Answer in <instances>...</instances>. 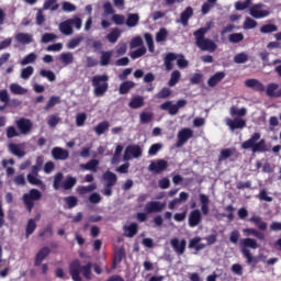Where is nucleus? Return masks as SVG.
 <instances>
[{
  "instance_id": "f257e3e1",
  "label": "nucleus",
  "mask_w": 281,
  "mask_h": 281,
  "mask_svg": "<svg viewBox=\"0 0 281 281\" xmlns=\"http://www.w3.org/2000/svg\"><path fill=\"white\" fill-rule=\"evenodd\" d=\"M68 270L72 281H83L82 277L88 281L92 279V262L82 266L79 259H75L69 263Z\"/></svg>"
},
{
  "instance_id": "f03ea898",
  "label": "nucleus",
  "mask_w": 281,
  "mask_h": 281,
  "mask_svg": "<svg viewBox=\"0 0 281 281\" xmlns=\"http://www.w3.org/2000/svg\"><path fill=\"white\" fill-rule=\"evenodd\" d=\"M260 137H261L260 133H254L249 139L245 140L241 144V149L243 150L251 149L254 154L268 153L269 147H267V143L265 142V139H260Z\"/></svg>"
},
{
  "instance_id": "7ed1b4c3",
  "label": "nucleus",
  "mask_w": 281,
  "mask_h": 281,
  "mask_svg": "<svg viewBox=\"0 0 281 281\" xmlns=\"http://www.w3.org/2000/svg\"><path fill=\"white\" fill-rule=\"evenodd\" d=\"M109 75H95L91 79V85L93 87V95L95 98H102L109 91Z\"/></svg>"
},
{
  "instance_id": "20e7f679",
  "label": "nucleus",
  "mask_w": 281,
  "mask_h": 281,
  "mask_svg": "<svg viewBox=\"0 0 281 281\" xmlns=\"http://www.w3.org/2000/svg\"><path fill=\"white\" fill-rule=\"evenodd\" d=\"M43 194L37 189H31L29 193H24L22 196L23 204L29 213H32L33 209L35 207V202L41 201Z\"/></svg>"
},
{
  "instance_id": "39448f33",
  "label": "nucleus",
  "mask_w": 281,
  "mask_h": 281,
  "mask_svg": "<svg viewBox=\"0 0 281 281\" xmlns=\"http://www.w3.org/2000/svg\"><path fill=\"white\" fill-rule=\"evenodd\" d=\"M103 180L105 181L104 189L102 191V194L104 196H112L113 195V188L117 184V176L116 173L108 170L102 176Z\"/></svg>"
},
{
  "instance_id": "423d86ee",
  "label": "nucleus",
  "mask_w": 281,
  "mask_h": 281,
  "mask_svg": "<svg viewBox=\"0 0 281 281\" xmlns=\"http://www.w3.org/2000/svg\"><path fill=\"white\" fill-rule=\"evenodd\" d=\"M195 44L199 49L202 52H210V54H213L217 49V44L205 36H198Z\"/></svg>"
},
{
  "instance_id": "0eeeda50",
  "label": "nucleus",
  "mask_w": 281,
  "mask_h": 281,
  "mask_svg": "<svg viewBox=\"0 0 281 281\" xmlns=\"http://www.w3.org/2000/svg\"><path fill=\"white\" fill-rule=\"evenodd\" d=\"M194 136V131L190 127H184L178 132V140L176 143V148H182L184 145L189 143L191 138Z\"/></svg>"
},
{
  "instance_id": "6e6552de",
  "label": "nucleus",
  "mask_w": 281,
  "mask_h": 281,
  "mask_svg": "<svg viewBox=\"0 0 281 281\" xmlns=\"http://www.w3.org/2000/svg\"><path fill=\"white\" fill-rule=\"evenodd\" d=\"M143 156V148L139 145H128L123 155V161H130L132 158L138 159Z\"/></svg>"
},
{
  "instance_id": "1a4fd4ad",
  "label": "nucleus",
  "mask_w": 281,
  "mask_h": 281,
  "mask_svg": "<svg viewBox=\"0 0 281 281\" xmlns=\"http://www.w3.org/2000/svg\"><path fill=\"white\" fill-rule=\"evenodd\" d=\"M15 126L20 132V135L26 136L33 130V122L30 119L20 117L15 121Z\"/></svg>"
},
{
  "instance_id": "9d476101",
  "label": "nucleus",
  "mask_w": 281,
  "mask_h": 281,
  "mask_svg": "<svg viewBox=\"0 0 281 281\" xmlns=\"http://www.w3.org/2000/svg\"><path fill=\"white\" fill-rule=\"evenodd\" d=\"M169 168V162L165 159H158L151 161L148 166V171L154 172L155 175H161Z\"/></svg>"
},
{
  "instance_id": "9b49d317",
  "label": "nucleus",
  "mask_w": 281,
  "mask_h": 281,
  "mask_svg": "<svg viewBox=\"0 0 281 281\" xmlns=\"http://www.w3.org/2000/svg\"><path fill=\"white\" fill-rule=\"evenodd\" d=\"M262 8H265V4L262 3H257L250 7V16H252V19H267V16L271 14V11L262 10Z\"/></svg>"
},
{
  "instance_id": "f8f14e48",
  "label": "nucleus",
  "mask_w": 281,
  "mask_h": 281,
  "mask_svg": "<svg viewBox=\"0 0 281 281\" xmlns=\"http://www.w3.org/2000/svg\"><path fill=\"white\" fill-rule=\"evenodd\" d=\"M187 239L171 238L170 246L178 256H183L187 251Z\"/></svg>"
},
{
  "instance_id": "ddd939ff",
  "label": "nucleus",
  "mask_w": 281,
  "mask_h": 281,
  "mask_svg": "<svg viewBox=\"0 0 281 281\" xmlns=\"http://www.w3.org/2000/svg\"><path fill=\"white\" fill-rule=\"evenodd\" d=\"M166 206V202L149 201L145 205V212L146 214L161 213L162 211H165Z\"/></svg>"
},
{
  "instance_id": "4468645a",
  "label": "nucleus",
  "mask_w": 281,
  "mask_h": 281,
  "mask_svg": "<svg viewBox=\"0 0 281 281\" xmlns=\"http://www.w3.org/2000/svg\"><path fill=\"white\" fill-rule=\"evenodd\" d=\"M202 221H203V215L199 209H195L190 212L189 218H188L189 227L195 228L202 223Z\"/></svg>"
},
{
  "instance_id": "2eb2a0df",
  "label": "nucleus",
  "mask_w": 281,
  "mask_h": 281,
  "mask_svg": "<svg viewBox=\"0 0 281 281\" xmlns=\"http://www.w3.org/2000/svg\"><path fill=\"white\" fill-rule=\"evenodd\" d=\"M239 247H240L241 255L245 256V250L249 251V248L254 250L258 249V241L250 237L244 238L239 243Z\"/></svg>"
},
{
  "instance_id": "dca6fc26",
  "label": "nucleus",
  "mask_w": 281,
  "mask_h": 281,
  "mask_svg": "<svg viewBox=\"0 0 281 281\" xmlns=\"http://www.w3.org/2000/svg\"><path fill=\"white\" fill-rule=\"evenodd\" d=\"M52 157L54 160L65 161L69 159L70 154L68 149H64L61 147H54L52 149Z\"/></svg>"
},
{
  "instance_id": "f3484780",
  "label": "nucleus",
  "mask_w": 281,
  "mask_h": 281,
  "mask_svg": "<svg viewBox=\"0 0 281 281\" xmlns=\"http://www.w3.org/2000/svg\"><path fill=\"white\" fill-rule=\"evenodd\" d=\"M50 252L52 249L49 247H42L35 256L34 267H41Z\"/></svg>"
},
{
  "instance_id": "a211bd4d",
  "label": "nucleus",
  "mask_w": 281,
  "mask_h": 281,
  "mask_svg": "<svg viewBox=\"0 0 281 281\" xmlns=\"http://www.w3.org/2000/svg\"><path fill=\"white\" fill-rule=\"evenodd\" d=\"M279 89V90H278ZM266 95L271 99H279L281 98V89L280 85L276 82H271L267 86Z\"/></svg>"
},
{
  "instance_id": "6ab92c4d",
  "label": "nucleus",
  "mask_w": 281,
  "mask_h": 281,
  "mask_svg": "<svg viewBox=\"0 0 281 281\" xmlns=\"http://www.w3.org/2000/svg\"><path fill=\"white\" fill-rule=\"evenodd\" d=\"M199 202L201 203V213L203 216H209L210 215V204H211V199L209 195L201 193L199 195Z\"/></svg>"
},
{
  "instance_id": "aec40b11",
  "label": "nucleus",
  "mask_w": 281,
  "mask_h": 281,
  "mask_svg": "<svg viewBox=\"0 0 281 281\" xmlns=\"http://www.w3.org/2000/svg\"><path fill=\"white\" fill-rule=\"evenodd\" d=\"M227 126L232 132H235L236 130H245V127H247V121L240 117H235L234 120L229 119L227 121Z\"/></svg>"
},
{
  "instance_id": "412c9836",
  "label": "nucleus",
  "mask_w": 281,
  "mask_h": 281,
  "mask_svg": "<svg viewBox=\"0 0 281 281\" xmlns=\"http://www.w3.org/2000/svg\"><path fill=\"white\" fill-rule=\"evenodd\" d=\"M179 58V54L177 53H168L166 54V56L164 57V66L166 71H172V69L175 68V60H178Z\"/></svg>"
},
{
  "instance_id": "4be33fe9",
  "label": "nucleus",
  "mask_w": 281,
  "mask_h": 281,
  "mask_svg": "<svg viewBox=\"0 0 281 281\" xmlns=\"http://www.w3.org/2000/svg\"><path fill=\"white\" fill-rule=\"evenodd\" d=\"M245 87H247L248 89H252V91H259L260 93H262V91H266L265 85L258 79H247L245 81Z\"/></svg>"
},
{
  "instance_id": "5701e85b",
  "label": "nucleus",
  "mask_w": 281,
  "mask_h": 281,
  "mask_svg": "<svg viewBox=\"0 0 281 281\" xmlns=\"http://www.w3.org/2000/svg\"><path fill=\"white\" fill-rule=\"evenodd\" d=\"M194 15V9L192 7H188L184 9V11L180 14V23L183 25V27H187L189 25L190 19Z\"/></svg>"
},
{
  "instance_id": "b1692460",
  "label": "nucleus",
  "mask_w": 281,
  "mask_h": 281,
  "mask_svg": "<svg viewBox=\"0 0 281 281\" xmlns=\"http://www.w3.org/2000/svg\"><path fill=\"white\" fill-rule=\"evenodd\" d=\"M126 257V252L124 248H120L114 251L113 261H112V270H115L117 268V265H120Z\"/></svg>"
},
{
  "instance_id": "393cba45",
  "label": "nucleus",
  "mask_w": 281,
  "mask_h": 281,
  "mask_svg": "<svg viewBox=\"0 0 281 281\" xmlns=\"http://www.w3.org/2000/svg\"><path fill=\"white\" fill-rule=\"evenodd\" d=\"M161 111H167L169 115L175 116L179 114V109L177 104H173L172 101H166L160 104Z\"/></svg>"
},
{
  "instance_id": "a878e982",
  "label": "nucleus",
  "mask_w": 281,
  "mask_h": 281,
  "mask_svg": "<svg viewBox=\"0 0 281 281\" xmlns=\"http://www.w3.org/2000/svg\"><path fill=\"white\" fill-rule=\"evenodd\" d=\"M145 106V98L143 95H135L131 99L128 108L132 110H139Z\"/></svg>"
},
{
  "instance_id": "bb28decb",
  "label": "nucleus",
  "mask_w": 281,
  "mask_h": 281,
  "mask_svg": "<svg viewBox=\"0 0 281 281\" xmlns=\"http://www.w3.org/2000/svg\"><path fill=\"white\" fill-rule=\"evenodd\" d=\"M124 236L127 238H134L138 234V224L131 223L128 226H123Z\"/></svg>"
},
{
  "instance_id": "cd10ccee",
  "label": "nucleus",
  "mask_w": 281,
  "mask_h": 281,
  "mask_svg": "<svg viewBox=\"0 0 281 281\" xmlns=\"http://www.w3.org/2000/svg\"><path fill=\"white\" fill-rule=\"evenodd\" d=\"M224 78H226V72L218 71L209 78L207 85L209 87H217V85H220Z\"/></svg>"
},
{
  "instance_id": "c85d7f7f",
  "label": "nucleus",
  "mask_w": 281,
  "mask_h": 281,
  "mask_svg": "<svg viewBox=\"0 0 281 281\" xmlns=\"http://www.w3.org/2000/svg\"><path fill=\"white\" fill-rule=\"evenodd\" d=\"M9 151L18 158H23L26 156V153L22 148L21 144H9Z\"/></svg>"
},
{
  "instance_id": "c756f323",
  "label": "nucleus",
  "mask_w": 281,
  "mask_h": 281,
  "mask_svg": "<svg viewBox=\"0 0 281 281\" xmlns=\"http://www.w3.org/2000/svg\"><path fill=\"white\" fill-rule=\"evenodd\" d=\"M134 87H136V83L134 81H124L120 85L119 93L121 95H126L132 89H134Z\"/></svg>"
},
{
  "instance_id": "7c9ffc66",
  "label": "nucleus",
  "mask_w": 281,
  "mask_h": 281,
  "mask_svg": "<svg viewBox=\"0 0 281 281\" xmlns=\"http://www.w3.org/2000/svg\"><path fill=\"white\" fill-rule=\"evenodd\" d=\"M139 21L140 16L138 13H128L125 24L127 27H136Z\"/></svg>"
},
{
  "instance_id": "2f4dec72",
  "label": "nucleus",
  "mask_w": 281,
  "mask_h": 281,
  "mask_svg": "<svg viewBox=\"0 0 281 281\" xmlns=\"http://www.w3.org/2000/svg\"><path fill=\"white\" fill-rule=\"evenodd\" d=\"M110 130V122L102 121L94 127V133L97 136L104 135Z\"/></svg>"
},
{
  "instance_id": "473e14b6",
  "label": "nucleus",
  "mask_w": 281,
  "mask_h": 281,
  "mask_svg": "<svg viewBox=\"0 0 281 281\" xmlns=\"http://www.w3.org/2000/svg\"><path fill=\"white\" fill-rule=\"evenodd\" d=\"M250 223L255 224V226L261 231L265 232L267 231V222L262 221V217L258 216V215H254L250 217L249 220Z\"/></svg>"
},
{
  "instance_id": "72a5a7b5",
  "label": "nucleus",
  "mask_w": 281,
  "mask_h": 281,
  "mask_svg": "<svg viewBox=\"0 0 281 281\" xmlns=\"http://www.w3.org/2000/svg\"><path fill=\"white\" fill-rule=\"evenodd\" d=\"M59 30L66 36H70L71 34H74V27H72L69 20H66V21L61 22L59 24Z\"/></svg>"
},
{
  "instance_id": "f704fd0d",
  "label": "nucleus",
  "mask_w": 281,
  "mask_h": 281,
  "mask_svg": "<svg viewBox=\"0 0 281 281\" xmlns=\"http://www.w3.org/2000/svg\"><path fill=\"white\" fill-rule=\"evenodd\" d=\"M243 257L246 259V263L247 265H252V267H256L260 262V259H258V257L251 255V250H245L244 249V256Z\"/></svg>"
},
{
  "instance_id": "c9c22d12",
  "label": "nucleus",
  "mask_w": 281,
  "mask_h": 281,
  "mask_svg": "<svg viewBox=\"0 0 281 281\" xmlns=\"http://www.w3.org/2000/svg\"><path fill=\"white\" fill-rule=\"evenodd\" d=\"M77 186V178L75 177H67L64 182L61 183V188L65 191H70Z\"/></svg>"
},
{
  "instance_id": "e433bc0d",
  "label": "nucleus",
  "mask_w": 281,
  "mask_h": 281,
  "mask_svg": "<svg viewBox=\"0 0 281 281\" xmlns=\"http://www.w3.org/2000/svg\"><path fill=\"white\" fill-rule=\"evenodd\" d=\"M236 154V148H225L221 150L218 161H226Z\"/></svg>"
},
{
  "instance_id": "4c0bfd02",
  "label": "nucleus",
  "mask_w": 281,
  "mask_h": 281,
  "mask_svg": "<svg viewBox=\"0 0 281 281\" xmlns=\"http://www.w3.org/2000/svg\"><path fill=\"white\" fill-rule=\"evenodd\" d=\"M61 103V98L58 95H52L48 100V102L46 103V105L44 106V111L48 112L49 110H52L53 108H55L56 105Z\"/></svg>"
},
{
  "instance_id": "58836bf2",
  "label": "nucleus",
  "mask_w": 281,
  "mask_h": 281,
  "mask_svg": "<svg viewBox=\"0 0 281 281\" xmlns=\"http://www.w3.org/2000/svg\"><path fill=\"white\" fill-rule=\"evenodd\" d=\"M113 53L111 50L101 52L100 65L101 67H108L111 64Z\"/></svg>"
},
{
  "instance_id": "ea45409f",
  "label": "nucleus",
  "mask_w": 281,
  "mask_h": 281,
  "mask_svg": "<svg viewBox=\"0 0 281 281\" xmlns=\"http://www.w3.org/2000/svg\"><path fill=\"white\" fill-rule=\"evenodd\" d=\"M100 161L98 159H91L87 164L81 165L85 170L92 171L93 173L98 172V167Z\"/></svg>"
},
{
  "instance_id": "a19ab883",
  "label": "nucleus",
  "mask_w": 281,
  "mask_h": 281,
  "mask_svg": "<svg viewBox=\"0 0 281 281\" xmlns=\"http://www.w3.org/2000/svg\"><path fill=\"white\" fill-rule=\"evenodd\" d=\"M98 189L95 183L89 184V186H79L77 188V192L79 195H86L88 193H91Z\"/></svg>"
},
{
  "instance_id": "79ce46f5",
  "label": "nucleus",
  "mask_w": 281,
  "mask_h": 281,
  "mask_svg": "<svg viewBox=\"0 0 281 281\" xmlns=\"http://www.w3.org/2000/svg\"><path fill=\"white\" fill-rule=\"evenodd\" d=\"M36 228H37L36 221L34 218H30L27 221L26 227H25L26 238H29L31 235H33L35 233Z\"/></svg>"
},
{
  "instance_id": "37998d69",
  "label": "nucleus",
  "mask_w": 281,
  "mask_h": 281,
  "mask_svg": "<svg viewBox=\"0 0 281 281\" xmlns=\"http://www.w3.org/2000/svg\"><path fill=\"white\" fill-rule=\"evenodd\" d=\"M213 26H214L213 22H207L204 26L198 29L193 33V36H205L209 33V31L212 30Z\"/></svg>"
},
{
  "instance_id": "c03bdc74",
  "label": "nucleus",
  "mask_w": 281,
  "mask_h": 281,
  "mask_svg": "<svg viewBox=\"0 0 281 281\" xmlns=\"http://www.w3.org/2000/svg\"><path fill=\"white\" fill-rule=\"evenodd\" d=\"M54 236V226L53 224H47L43 229L38 232V237H53Z\"/></svg>"
},
{
  "instance_id": "a18cd8bd",
  "label": "nucleus",
  "mask_w": 281,
  "mask_h": 281,
  "mask_svg": "<svg viewBox=\"0 0 281 281\" xmlns=\"http://www.w3.org/2000/svg\"><path fill=\"white\" fill-rule=\"evenodd\" d=\"M10 91L14 95H24L27 93V90L24 89L22 86L19 83H11L10 85Z\"/></svg>"
},
{
  "instance_id": "49530a36",
  "label": "nucleus",
  "mask_w": 281,
  "mask_h": 281,
  "mask_svg": "<svg viewBox=\"0 0 281 281\" xmlns=\"http://www.w3.org/2000/svg\"><path fill=\"white\" fill-rule=\"evenodd\" d=\"M154 113L153 112H142L139 114V123L140 124H150L154 121Z\"/></svg>"
},
{
  "instance_id": "de8ad7c7",
  "label": "nucleus",
  "mask_w": 281,
  "mask_h": 281,
  "mask_svg": "<svg viewBox=\"0 0 281 281\" xmlns=\"http://www.w3.org/2000/svg\"><path fill=\"white\" fill-rule=\"evenodd\" d=\"M180 80H181V72L179 70H173L170 75L168 87H176V85H178Z\"/></svg>"
},
{
  "instance_id": "09e8293b",
  "label": "nucleus",
  "mask_w": 281,
  "mask_h": 281,
  "mask_svg": "<svg viewBox=\"0 0 281 281\" xmlns=\"http://www.w3.org/2000/svg\"><path fill=\"white\" fill-rule=\"evenodd\" d=\"M26 180L29 184L33 187H45L44 181L38 178V176L27 175Z\"/></svg>"
},
{
  "instance_id": "8fccbe9b",
  "label": "nucleus",
  "mask_w": 281,
  "mask_h": 281,
  "mask_svg": "<svg viewBox=\"0 0 281 281\" xmlns=\"http://www.w3.org/2000/svg\"><path fill=\"white\" fill-rule=\"evenodd\" d=\"M244 233L247 234V236H254L259 240H265V234L256 228H246Z\"/></svg>"
},
{
  "instance_id": "3c124183",
  "label": "nucleus",
  "mask_w": 281,
  "mask_h": 281,
  "mask_svg": "<svg viewBox=\"0 0 281 281\" xmlns=\"http://www.w3.org/2000/svg\"><path fill=\"white\" fill-rule=\"evenodd\" d=\"M145 54H147V48L145 46H140L139 48H137L134 52L130 53V57L133 60H137V58H142V56H145Z\"/></svg>"
},
{
  "instance_id": "603ef678",
  "label": "nucleus",
  "mask_w": 281,
  "mask_h": 281,
  "mask_svg": "<svg viewBox=\"0 0 281 281\" xmlns=\"http://www.w3.org/2000/svg\"><path fill=\"white\" fill-rule=\"evenodd\" d=\"M59 60L64 64V65H72L75 57L72 53H61L59 56Z\"/></svg>"
},
{
  "instance_id": "864d4df0",
  "label": "nucleus",
  "mask_w": 281,
  "mask_h": 281,
  "mask_svg": "<svg viewBox=\"0 0 281 281\" xmlns=\"http://www.w3.org/2000/svg\"><path fill=\"white\" fill-rule=\"evenodd\" d=\"M20 136H21V133L18 132L15 126H8L7 127V130H5V137L8 139H13V138H16V137H20Z\"/></svg>"
},
{
  "instance_id": "5fc2aeb1",
  "label": "nucleus",
  "mask_w": 281,
  "mask_h": 281,
  "mask_svg": "<svg viewBox=\"0 0 281 281\" xmlns=\"http://www.w3.org/2000/svg\"><path fill=\"white\" fill-rule=\"evenodd\" d=\"M64 180V173L63 172H57L54 177V181H53V189L55 191H59L61 188V182Z\"/></svg>"
},
{
  "instance_id": "6e6d98bb",
  "label": "nucleus",
  "mask_w": 281,
  "mask_h": 281,
  "mask_svg": "<svg viewBox=\"0 0 281 281\" xmlns=\"http://www.w3.org/2000/svg\"><path fill=\"white\" fill-rule=\"evenodd\" d=\"M37 60V55L35 53H30L29 55H26L21 61L20 65H22V67H24L25 65H31L33 63H36Z\"/></svg>"
},
{
  "instance_id": "4d7b16f0",
  "label": "nucleus",
  "mask_w": 281,
  "mask_h": 281,
  "mask_svg": "<svg viewBox=\"0 0 281 281\" xmlns=\"http://www.w3.org/2000/svg\"><path fill=\"white\" fill-rule=\"evenodd\" d=\"M61 119L57 114H52L47 119V125L50 128H56L57 125L60 123Z\"/></svg>"
},
{
  "instance_id": "13d9d810",
  "label": "nucleus",
  "mask_w": 281,
  "mask_h": 281,
  "mask_svg": "<svg viewBox=\"0 0 281 281\" xmlns=\"http://www.w3.org/2000/svg\"><path fill=\"white\" fill-rule=\"evenodd\" d=\"M40 76H42V78H47L49 82H55L56 80V75L53 70L42 69Z\"/></svg>"
},
{
  "instance_id": "bf43d9fd",
  "label": "nucleus",
  "mask_w": 281,
  "mask_h": 281,
  "mask_svg": "<svg viewBox=\"0 0 281 281\" xmlns=\"http://www.w3.org/2000/svg\"><path fill=\"white\" fill-rule=\"evenodd\" d=\"M171 93H172L171 89L165 87V88H162V89L156 94V98H157L158 100H166V99H168V98L171 97Z\"/></svg>"
},
{
  "instance_id": "052dcab7",
  "label": "nucleus",
  "mask_w": 281,
  "mask_h": 281,
  "mask_svg": "<svg viewBox=\"0 0 281 281\" xmlns=\"http://www.w3.org/2000/svg\"><path fill=\"white\" fill-rule=\"evenodd\" d=\"M88 120V115L87 113L82 112V113H78L76 115V126L77 127H83L86 122Z\"/></svg>"
},
{
  "instance_id": "680f3d73",
  "label": "nucleus",
  "mask_w": 281,
  "mask_h": 281,
  "mask_svg": "<svg viewBox=\"0 0 281 281\" xmlns=\"http://www.w3.org/2000/svg\"><path fill=\"white\" fill-rule=\"evenodd\" d=\"M249 60V55L246 53H238L237 55L234 56V63L237 65H243Z\"/></svg>"
},
{
  "instance_id": "e2e57ef3",
  "label": "nucleus",
  "mask_w": 281,
  "mask_h": 281,
  "mask_svg": "<svg viewBox=\"0 0 281 281\" xmlns=\"http://www.w3.org/2000/svg\"><path fill=\"white\" fill-rule=\"evenodd\" d=\"M261 34H271L278 32V26L276 24H266L260 27Z\"/></svg>"
},
{
  "instance_id": "0e129e2a",
  "label": "nucleus",
  "mask_w": 281,
  "mask_h": 281,
  "mask_svg": "<svg viewBox=\"0 0 281 281\" xmlns=\"http://www.w3.org/2000/svg\"><path fill=\"white\" fill-rule=\"evenodd\" d=\"M65 203L69 210H72L78 206V198L75 195L67 196L65 198Z\"/></svg>"
},
{
  "instance_id": "69168bd1",
  "label": "nucleus",
  "mask_w": 281,
  "mask_h": 281,
  "mask_svg": "<svg viewBox=\"0 0 281 281\" xmlns=\"http://www.w3.org/2000/svg\"><path fill=\"white\" fill-rule=\"evenodd\" d=\"M33 74H34V67L27 66L26 68H23L21 70V78L23 80H29L31 76H33Z\"/></svg>"
},
{
  "instance_id": "338daca9",
  "label": "nucleus",
  "mask_w": 281,
  "mask_h": 281,
  "mask_svg": "<svg viewBox=\"0 0 281 281\" xmlns=\"http://www.w3.org/2000/svg\"><path fill=\"white\" fill-rule=\"evenodd\" d=\"M0 102L5 104V105H11V99L8 90L3 89L0 90Z\"/></svg>"
},
{
  "instance_id": "774afa93",
  "label": "nucleus",
  "mask_w": 281,
  "mask_h": 281,
  "mask_svg": "<svg viewBox=\"0 0 281 281\" xmlns=\"http://www.w3.org/2000/svg\"><path fill=\"white\" fill-rule=\"evenodd\" d=\"M131 49H136L137 47H144V41L142 37L137 36L132 38L130 43Z\"/></svg>"
}]
</instances>
